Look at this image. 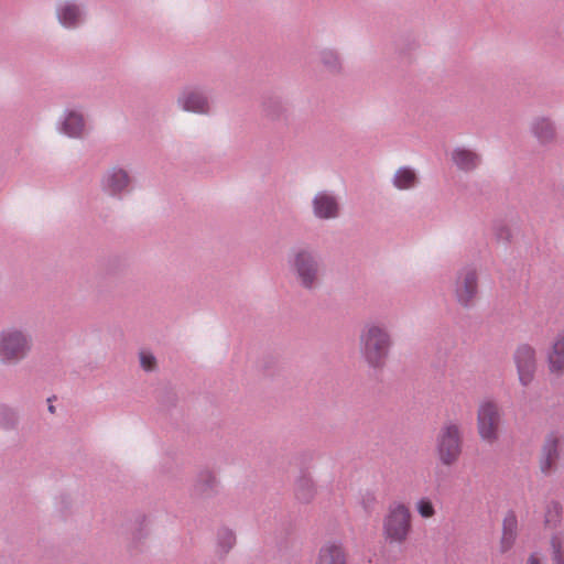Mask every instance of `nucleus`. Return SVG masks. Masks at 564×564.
<instances>
[{"mask_svg": "<svg viewBox=\"0 0 564 564\" xmlns=\"http://www.w3.org/2000/svg\"><path fill=\"white\" fill-rule=\"evenodd\" d=\"M323 61L325 64L335 66L337 64V56L334 52L327 51L323 53Z\"/></svg>", "mask_w": 564, "mask_h": 564, "instance_id": "b1692460", "label": "nucleus"}, {"mask_svg": "<svg viewBox=\"0 0 564 564\" xmlns=\"http://www.w3.org/2000/svg\"><path fill=\"white\" fill-rule=\"evenodd\" d=\"M547 365L552 373L564 372V334H558L554 338L547 352Z\"/></svg>", "mask_w": 564, "mask_h": 564, "instance_id": "ddd939ff", "label": "nucleus"}, {"mask_svg": "<svg viewBox=\"0 0 564 564\" xmlns=\"http://www.w3.org/2000/svg\"><path fill=\"white\" fill-rule=\"evenodd\" d=\"M560 194H561L562 198L564 199V183L560 187Z\"/></svg>", "mask_w": 564, "mask_h": 564, "instance_id": "bb28decb", "label": "nucleus"}, {"mask_svg": "<svg viewBox=\"0 0 564 564\" xmlns=\"http://www.w3.org/2000/svg\"><path fill=\"white\" fill-rule=\"evenodd\" d=\"M140 362L142 368L147 371L153 370L156 366L154 356L148 351L140 352Z\"/></svg>", "mask_w": 564, "mask_h": 564, "instance_id": "5701e85b", "label": "nucleus"}, {"mask_svg": "<svg viewBox=\"0 0 564 564\" xmlns=\"http://www.w3.org/2000/svg\"><path fill=\"white\" fill-rule=\"evenodd\" d=\"M532 129L535 137L543 143L551 141L555 135L553 124L545 118L538 119Z\"/></svg>", "mask_w": 564, "mask_h": 564, "instance_id": "6ab92c4d", "label": "nucleus"}, {"mask_svg": "<svg viewBox=\"0 0 564 564\" xmlns=\"http://www.w3.org/2000/svg\"><path fill=\"white\" fill-rule=\"evenodd\" d=\"M477 294V272L471 268H464L458 272L454 284L455 299L459 305L468 307L475 303Z\"/></svg>", "mask_w": 564, "mask_h": 564, "instance_id": "0eeeda50", "label": "nucleus"}, {"mask_svg": "<svg viewBox=\"0 0 564 564\" xmlns=\"http://www.w3.org/2000/svg\"><path fill=\"white\" fill-rule=\"evenodd\" d=\"M416 183V175L413 170L409 167H401L397 171L393 184L399 189H409Z\"/></svg>", "mask_w": 564, "mask_h": 564, "instance_id": "aec40b11", "label": "nucleus"}, {"mask_svg": "<svg viewBox=\"0 0 564 564\" xmlns=\"http://www.w3.org/2000/svg\"><path fill=\"white\" fill-rule=\"evenodd\" d=\"M85 122L83 116L70 111L63 122V132L69 137H80L84 132Z\"/></svg>", "mask_w": 564, "mask_h": 564, "instance_id": "f3484780", "label": "nucleus"}, {"mask_svg": "<svg viewBox=\"0 0 564 564\" xmlns=\"http://www.w3.org/2000/svg\"><path fill=\"white\" fill-rule=\"evenodd\" d=\"M463 452V434L458 423L447 422L438 431L435 438V454L445 467L456 465Z\"/></svg>", "mask_w": 564, "mask_h": 564, "instance_id": "7ed1b4c3", "label": "nucleus"}, {"mask_svg": "<svg viewBox=\"0 0 564 564\" xmlns=\"http://www.w3.org/2000/svg\"><path fill=\"white\" fill-rule=\"evenodd\" d=\"M558 458V441L555 437L546 440L540 458V469L543 474H550Z\"/></svg>", "mask_w": 564, "mask_h": 564, "instance_id": "4468645a", "label": "nucleus"}, {"mask_svg": "<svg viewBox=\"0 0 564 564\" xmlns=\"http://www.w3.org/2000/svg\"><path fill=\"white\" fill-rule=\"evenodd\" d=\"M31 348L30 338L21 330L11 328L0 333V360L15 362L26 356Z\"/></svg>", "mask_w": 564, "mask_h": 564, "instance_id": "423d86ee", "label": "nucleus"}, {"mask_svg": "<svg viewBox=\"0 0 564 564\" xmlns=\"http://www.w3.org/2000/svg\"><path fill=\"white\" fill-rule=\"evenodd\" d=\"M529 564H541L540 560L535 555H531L528 561Z\"/></svg>", "mask_w": 564, "mask_h": 564, "instance_id": "393cba45", "label": "nucleus"}, {"mask_svg": "<svg viewBox=\"0 0 564 564\" xmlns=\"http://www.w3.org/2000/svg\"><path fill=\"white\" fill-rule=\"evenodd\" d=\"M59 22L66 28H74L80 19V11L77 6L66 3L57 11Z\"/></svg>", "mask_w": 564, "mask_h": 564, "instance_id": "a211bd4d", "label": "nucleus"}, {"mask_svg": "<svg viewBox=\"0 0 564 564\" xmlns=\"http://www.w3.org/2000/svg\"><path fill=\"white\" fill-rule=\"evenodd\" d=\"M314 564H349L348 551L339 541H326L319 546Z\"/></svg>", "mask_w": 564, "mask_h": 564, "instance_id": "1a4fd4ad", "label": "nucleus"}, {"mask_svg": "<svg viewBox=\"0 0 564 564\" xmlns=\"http://www.w3.org/2000/svg\"><path fill=\"white\" fill-rule=\"evenodd\" d=\"M236 543L235 533L229 529H221L218 532V546L221 553H227Z\"/></svg>", "mask_w": 564, "mask_h": 564, "instance_id": "4be33fe9", "label": "nucleus"}, {"mask_svg": "<svg viewBox=\"0 0 564 564\" xmlns=\"http://www.w3.org/2000/svg\"><path fill=\"white\" fill-rule=\"evenodd\" d=\"M501 412L498 404L490 400L482 401L477 410V431L480 438L494 444L499 438Z\"/></svg>", "mask_w": 564, "mask_h": 564, "instance_id": "39448f33", "label": "nucleus"}, {"mask_svg": "<svg viewBox=\"0 0 564 564\" xmlns=\"http://www.w3.org/2000/svg\"><path fill=\"white\" fill-rule=\"evenodd\" d=\"M518 532V519L513 512L506 514L502 522L501 550L508 551L514 543Z\"/></svg>", "mask_w": 564, "mask_h": 564, "instance_id": "2eb2a0df", "label": "nucleus"}, {"mask_svg": "<svg viewBox=\"0 0 564 564\" xmlns=\"http://www.w3.org/2000/svg\"><path fill=\"white\" fill-rule=\"evenodd\" d=\"M48 410L53 413V412H54V406H53V405H50V406H48Z\"/></svg>", "mask_w": 564, "mask_h": 564, "instance_id": "cd10ccee", "label": "nucleus"}, {"mask_svg": "<svg viewBox=\"0 0 564 564\" xmlns=\"http://www.w3.org/2000/svg\"><path fill=\"white\" fill-rule=\"evenodd\" d=\"M413 534V514L402 501L391 502L381 520V538L389 546H402Z\"/></svg>", "mask_w": 564, "mask_h": 564, "instance_id": "f03ea898", "label": "nucleus"}, {"mask_svg": "<svg viewBox=\"0 0 564 564\" xmlns=\"http://www.w3.org/2000/svg\"><path fill=\"white\" fill-rule=\"evenodd\" d=\"M204 477L206 478V481L208 482H214L215 481V478L212 474L207 473L204 475Z\"/></svg>", "mask_w": 564, "mask_h": 564, "instance_id": "a878e982", "label": "nucleus"}, {"mask_svg": "<svg viewBox=\"0 0 564 564\" xmlns=\"http://www.w3.org/2000/svg\"><path fill=\"white\" fill-rule=\"evenodd\" d=\"M178 105L185 111L206 113L209 110L207 97L198 88H185L178 97Z\"/></svg>", "mask_w": 564, "mask_h": 564, "instance_id": "9d476101", "label": "nucleus"}, {"mask_svg": "<svg viewBox=\"0 0 564 564\" xmlns=\"http://www.w3.org/2000/svg\"><path fill=\"white\" fill-rule=\"evenodd\" d=\"M290 269L296 281L305 289H314L319 281V264L313 252L295 249L289 259Z\"/></svg>", "mask_w": 564, "mask_h": 564, "instance_id": "20e7f679", "label": "nucleus"}, {"mask_svg": "<svg viewBox=\"0 0 564 564\" xmlns=\"http://www.w3.org/2000/svg\"><path fill=\"white\" fill-rule=\"evenodd\" d=\"M415 510L422 519H431L436 514L435 506L431 498L421 497L415 502Z\"/></svg>", "mask_w": 564, "mask_h": 564, "instance_id": "412c9836", "label": "nucleus"}, {"mask_svg": "<svg viewBox=\"0 0 564 564\" xmlns=\"http://www.w3.org/2000/svg\"><path fill=\"white\" fill-rule=\"evenodd\" d=\"M314 214L318 218L329 219L338 215V204L335 197L327 193H318L313 199Z\"/></svg>", "mask_w": 564, "mask_h": 564, "instance_id": "f8f14e48", "label": "nucleus"}, {"mask_svg": "<svg viewBox=\"0 0 564 564\" xmlns=\"http://www.w3.org/2000/svg\"><path fill=\"white\" fill-rule=\"evenodd\" d=\"M392 338L387 327L380 323H367L359 336V349L367 365L375 369L386 366Z\"/></svg>", "mask_w": 564, "mask_h": 564, "instance_id": "f257e3e1", "label": "nucleus"}, {"mask_svg": "<svg viewBox=\"0 0 564 564\" xmlns=\"http://www.w3.org/2000/svg\"><path fill=\"white\" fill-rule=\"evenodd\" d=\"M452 160L460 170L464 171H470L475 169L480 161L478 154L463 148H458L453 151Z\"/></svg>", "mask_w": 564, "mask_h": 564, "instance_id": "dca6fc26", "label": "nucleus"}, {"mask_svg": "<svg viewBox=\"0 0 564 564\" xmlns=\"http://www.w3.org/2000/svg\"><path fill=\"white\" fill-rule=\"evenodd\" d=\"M513 358L519 381L522 386H528L533 380L536 368L535 350L529 345H521L517 348Z\"/></svg>", "mask_w": 564, "mask_h": 564, "instance_id": "6e6552de", "label": "nucleus"}, {"mask_svg": "<svg viewBox=\"0 0 564 564\" xmlns=\"http://www.w3.org/2000/svg\"><path fill=\"white\" fill-rule=\"evenodd\" d=\"M128 173L122 169L108 171L102 178V189L109 195H118L129 185Z\"/></svg>", "mask_w": 564, "mask_h": 564, "instance_id": "9b49d317", "label": "nucleus"}]
</instances>
